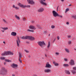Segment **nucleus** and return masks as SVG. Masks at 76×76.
Returning <instances> with one entry per match:
<instances>
[{
	"label": "nucleus",
	"instance_id": "1",
	"mask_svg": "<svg viewBox=\"0 0 76 76\" xmlns=\"http://www.w3.org/2000/svg\"><path fill=\"white\" fill-rule=\"evenodd\" d=\"M20 38L22 39H30V40H33L35 39L34 37L29 36H21L20 37Z\"/></svg>",
	"mask_w": 76,
	"mask_h": 76
},
{
	"label": "nucleus",
	"instance_id": "2",
	"mask_svg": "<svg viewBox=\"0 0 76 76\" xmlns=\"http://www.w3.org/2000/svg\"><path fill=\"white\" fill-rule=\"evenodd\" d=\"M6 55H13V53L10 51H7L1 54L2 56H6Z\"/></svg>",
	"mask_w": 76,
	"mask_h": 76
},
{
	"label": "nucleus",
	"instance_id": "3",
	"mask_svg": "<svg viewBox=\"0 0 76 76\" xmlns=\"http://www.w3.org/2000/svg\"><path fill=\"white\" fill-rule=\"evenodd\" d=\"M52 13H53V15L54 17L58 16V17H61V18H62V16L60 15H58V13L57 12L55 11H53Z\"/></svg>",
	"mask_w": 76,
	"mask_h": 76
},
{
	"label": "nucleus",
	"instance_id": "4",
	"mask_svg": "<svg viewBox=\"0 0 76 76\" xmlns=\"http://www.w3.org/2000/svg\"><path fill=\"white\" fill-rule=\"evenodd\" d=\"M38 44L40 47H42L43 45H45V43L43 41L42 42L39 41L38 42Z\"/></svg>",
	"mask_w": 76,
	"mask_h": 76
},
{
	"label": "nucleus",
	"instance_id": "5",
	"mask_svg": "<svg viewBox=\"0 0 76 76\" xmlns=\"http://www.w3.org/2000/svg\"><path fill=\"white\" fill-rule=\"evenodd\" d=\"M6 72V70H5V69H4V67H2L1 70V73L2 75H4V72Z\"/></svg>",
	"mask_w": 76,
	"mask_h": 76
},
{
	"label": "nucleus",
	"instance_id": "6",
	"mask_svg": "<svg viewBox=\"0 0 76 76\" xmlns=\"http://www.w3.org/2000/svg\"><path fill=\"white\" fill-rule=\"evenodd\" d=\"M27 1L28 2V4H33L35 3L34 1L33 0H28Z\"/></svg>",
	"mask_w": 76,
	"mask_h": 76
},
{
	"label": "nucleus",
	"instance_id": "7",
	"mask_svg": "<svg viewBox=\"0 0 76 76\" xmlns=\"http://www.w3.org/2000/svg\"><path fill=\"white\" fill-rule=\"evenodd\" d=\"M45 1V0H41L40 3L42 4L44 6H46L47 5V4L44 2Z\"/></svg>",
	"mask_w": 76,
	"mask_h": 76
},
{
	"label": "nucleus",
	"instance_id": "8",
	"mask_svg": "<svg viewBox=\"0 0 76 76\" xmlns=\"http://www.w3.org/2000/svg\"><path fill=\"white\" fill-rule=\"evenodd\" d=\"M12 67L13 68H16L18 67V65L17 64H13L11 65Z\"/></svg>",
	"mask_w": 76,
	"mask_h": 76
},
{
	"label": "nucleus",
	"instance_id": "9",
	"mask_svg": "<svg viewBox=\"0 0 76 76\" xmlns=\"http://www.w3.org/2000/svg\"><path fill=\"white\" fill-rule=\"evenodd\" d=\"M44 10V8L42 7H41L38 10V12H43Z\"/></svg>",
	"mask_w": 76,
	"mask_h": 76
},
{
	"label": "nucleus",
	"instance_id": "10",
	"mask_svg": "<svg viewBox=\"0 0 76 76\" xmlns=\"http://www.w3.org/2000/svg\"><path fill=\"white\" fill-rule=\"evenodd\" d=\"M19 5L20 6V7H22L23 8H25V7H26V5H23L21 4L20 3H19Z\"/></svg>",
	"mask_w": 76,
	"mask_h": 76
},
{
	"label": "nucleus",
	"instance_id": "11",
	"mask_svg": "<svg viewBox=\"0 0 76 76\" xmlns=\"http://www.w3.org/2000/svg\"><path fill=\"white\" fill-rule=\"evenodd\" d=\"M29 28L30 29H34V30H35V29H36L35 27L32 25L30 26H29Z\"/></svg>",
	"mask_w": 76,
	"mask_h": 76
},
{
	"label": "nucleus",
	"instance_id": "12",
	"mask_svg": "<svg viewBox=\"0 0 76 76\" xmlns=\"http://www.w3.org/2000/svg\"><path fill=\"white\" fill-rule=\"evenodd\" d=\"M1 28L2 29H3L4 30H1V31H2L3 32H4V31H6L7 29H8V28H7V27H6V28H2L1 27Z\"/></svg>",
	"mask_w": 76,
	"mask_h": 76
},
{
	"label": "nucleus",
	"instance_id": "13",
	"mask_svg": "<svg viewBox=\"0 0 76 76\" xmlns=\"http://www.w3.org/2000/svg\"><path fill=\"white\" fill-rule=\"evenodd\" d=\"M70 64L72 66V65H74L75 63H74V61L73 60H71L70 62H69Z\"/></svg>",
	"mask_w": 76,
	"mask_h": 76
},
{
	"label": "nucleus",
	"instance_id": "14",
	"mask_svg": "<svg viewBox=\"0 0 76 76\" xmlns=\"http://www.w3.org/2000/svg\"><path fill=\"white\" fill-rule=\"evenodd\" d=\"M11 35L12 36H16V33L13 32L11 33Z\"/></svg>",
	"mask_w": 76,
	"mask_h": 76
},
{
	"label": "nucleus",
	"instance_id": "15",
	"mask_svg": "<svg viewBox=\"0 0 76 76\" xmlns=\"http://www.w3.org/2000/svg\"><path fill=\"white\" fill-rule=\"evenodd\" d=\"M53 64H54L55 66H58V64L56 62H53Z\"/></svg>",
	"mask_w": 76,
	"mask_h": 76
},
{
	"label": "nucleus",
	"instance_id": "16",
	"mask_svg": "<svg viewBox=\"0 0 76 76\" xmlns=\"http://www.w3.org/2000/svg\"><path fill=\"white\" fill-rule=\"evenodd\" d=\"M19 43H20V41L19 40H17V45L18 47H19Z\"/></svg>",
	"mask_w": 76,
	"mask_h": 76
},
{
	"label": "nucleus",
	"instance_id": "17",
	"mask_svg": "<svg viewBox=\"0 0 76 76\" xmlns=\"http://www.w3.org/2000/svg\"><path fill=\"white\" fill-rule=\"evenodd\" d=\"M45 72H47V73H48V72H50L51 71V70H50V69H45Z\"/></svg>",
	"mask_w": 76,
	"mask_h": 76
},
{
	"label": "nucleus",
	"instance_id": "18",
	"mask_svg": "<svg viewBox=\"0 0 76 76\" xmlns=\"http://www.w3.org/2000/svg\"><path fill=\"white\" fill-rule=\"evenodd\" d=\"M65 73L66 74H67V75H70V72H69V71H65Z\"/></svg>",
	"mask_w": 76,
	"mask_h": 76
},
{
	"label": "nucleus",
	"instance_id": "19",
	"mask_svg": "<svg viewBox=\"0 0 76 76\" xmlns=\"http://www.w3.org/2000/svg\"><path fill=\"white\" fill-rule=\"evenodd\" d=\"M46 67H51V66L50 64H47L46 65Z\"/></svg>",
	"mask_w": 76,
	"mask_h": 76
},
{
	"label": "nucleus",
	"instance_id": "20",
	"mask_svg": "<svg viewBox=\"0 0 76 76\" xmlns=\"http://www.w3.org/2000/svg\"><path fill=\"white\" fill-rule=\"evenodd\" d=\"M72 18H73L76 20V15H73L72 16Z\"/></svg>",
	"mask_w": 76,
	"mask_h": 76
},
{
	"label": "nucleus",
	"instance_id": "21",
	"mask_svg": "<svg viewBox=\"0 0 76 76\" xmlns=\"http://www.w3.org/2000/svg\"><path fill=\"white\" fill-rule=\"evenodd\" d=\"M65 51L67 52V53H69V50L67 49H65Z\"/></svg>",
	"mask_w": 76,
	"mask_h": 76
},
{
	"label": "nucleus",
	"instance_id": "22",
	"mask_svg": "<svg viewBox=\"0 0 76 76\" xmlns=\"http://www.w3.org/2000/svg\"><path fill=\"white\" fill-rule=\"evenodd\" d=\"M15 18L17 19H20V18H19V17L17 15H16L15 16Z\"/></svg>",
	"mask_w": 76,
	"mask_h": 76
},
{
	"label": "nucleus",
	"instance_id": "23",
	"mask_svg": "<svg viewBox=\"0 0 76 76\" xmlns=\"http://www.w3.org/2000/svg\"><path fill=\"white\" fill-rule=\"evenodd\" d=\"M19 58H21L22 57V55H21V54H20V53L19 52Z\"/></svg>",
	"mask_w": 76,
	"mask_h": 76
},
{
	"label": "nucleus",
	"instance_id": "24",
	"mask_svg": "<svg viewBox=\"0 0 76 76\" xmlns=\"http://www.w3.org/2000/svg\"><path fill=\"white\" fill-rule=\"evenodd\" d=\"M64 66V67H68L69 66V65L66 64H64L63 65Z\"/></svg>",
	"mask_w": 76,
	"mask_h": 76
},
{
	"label": "nucleus",
	"instance_id": "25",
	"mask_svg": "<svg viewBox=\"0 0 76 76\" xmlns=\"http://www.w3.org/2000/svg\"><path fill=\"white\" fill-rule=\"evenodd\" d=\"M5 61H7V62H10V61H11L7 59H5Z\"/></svg>",
	"mask_w": 76,
	"mask_h": 76
},
{
	"label": "nucleus",
	"instance_id": "26",
	"mask_svg": "<svg viewBox=\"0 0 76 76\" xmlns=\"http://www.w3.org/2000/svg\"><path fill=\"white\" fill-rule=\"evenodd\" d=\"M19 60L20 62V63H22V60H21V58H19Z\"/></svg>",
	"mask_w": 76,
	"mask_h": 76
},
{
	"label": "nucleus",
	"instance_id": "27",
	"mask_svg": "<svg viewBox=\"0 0 76 76\" xmlns=\"http://www.w3.org/2000/svg\"><path fill=\"white\" fill-rule=\"evenodd\" d=\"M50 42H49L48 43V45L47 46V48H49V47H50Z\"/></svg>",
	"mask_w": 76,
	"mask_h": 76
},
{
	"label": "nucleus",
	"instance_id": "28",
	"mask_svg": "<svg viewBox=\"0 0 76 76\" xmlns=\"http://www.w3.org/2000/svg\"><path fill=\"white\" fill-rule=\"evenodd\" d=\"M72 72L73 73H76V72L75 70H72Z\"/></svg>",
	"mask_w": 76,
	"mask_h": 76
},
{
	"label": "nucleus",
	"instance_id": "29",
	"mask_svg": "<svg viewBox=\"0 0 76 76\" xmlns=\"http://www.w3.org/2000/svg\"><path fill=\"white\" fill-rule=\"evenodd\" d=\"M54 28H55V26H54L52 25L51 26V28H52V29H54Z\"/></svg>",
	"mask_w": 76,
	"mask_h": 76
},
{
	"label": "nucleus",
	"instance_id": "30",
	"mask_svg": "<svg viewBox=\"0 0 76 76\" xmlns=\"http://www.w3.org/2000/svg\"><path fill=\"white\" fill-rule=\"evenodd\" d=\"M1 60H4L5 59V58L4 57H1Z\"/></svg>",
	"mask_w": 76,
	"mask_h": 76
},
{
	"label": "nucleus",
	"instance_id": "31",
	"mask_svg": "<svg viewBox=\"0 0 76 76\" xmlns=\"http://www.w3.org/2000/svg\"><path fill=\"white\" fill-rule=\"evenodd\" d=\"M69 10V9H66V12H68Z\"/></svg>",
	"mask_w": 76,
	"mask_h": 76
},
{
	"label": "nucleus",
	"instance_id": "32",
	"mask_svg": "<svg viewBox=\"0 0 76 76\" xmlns=\"http://www.w3.org/2000/svg\"><path fill=\"white\" fill-rule=\"evenodd\" d=\"M64 60L65 61H67V58H65L64 59Z\"/></svg>",
	"mask_w": 76,
	"mask_h": 76
},
{
	"label": "nucleus",
	"instance_id": "33",
	"mask_svg": "<svg viewBox=\"0 0 76 76\" xmlns=\"http://www.w3.org/2000/svg\"><path fill=\"white\" fill-rule=\"evenodd\" d=\"M57 39L58 40H59V39H60V37L59 36H58L57 37Z\"/></svg>",
	"mask_w": 76,
	"mask_h": 76
},
{
	"label": "nucleus",
	"instance_id": "34",
	"mask_svg": "<svg viewBox=\"0 0 76 76\" xmlns=\"http://www.w3.org/2000/svg\"><path fill=\"white\" fill-rule=\"evenodd\" d=\"M25 51L26 52V53H29V51L27 50H25Z\"/></svg>",
	"mask_w": 76,
	"mask_h": 76
},
{
	"label": "nucleus",
	"instance_id": "35",
	"mask_svg": "<svg viewBox=\"0 0 76 76\" xmlns=\"http://www.w3.org/2000/svg\"><path fill=\"white\" fill-rule=\"evenodd\" d=\"M67 37L68 38H71V36H68Z\"/></svg>",
	"mask_w": 76,
	"mask_h": 76
},
{
	"label": "nucleus",
	"instance_id": "36",
	"mask_svg": "<svg viewBox=\"0 0 76 76\" xmlns=\"http://www.w3.org/2000/svg\"><path fill=\"white\" fill-rule=\"evenodd\" d=\"M23 21H25V20H26V19H25V18H23Z\"/></svg>",
	"mask_w": 76,
	"mask_h": 76
},
{
	"label": "nucleus",
	"instance_id": "37",
	"mask_svg": "<svg viewBox=\"0 0 76 76\" xmlns=\"http://www.w3.org/2000/svg\"><path fill=\"white\" fill-rule=\"evenodd\" d=\"M71 44V41H69L68 42V44Z\"/></svg>",
	"mask_w": 76,
	"mask_h": 76
},
{
	"label": "nucleus",
	"instance_id": "38",
	"mask_svg": "<svg viewBox=\"0 0 76 76\" xmlns=\"http://www.w3.org/2000/svg\"><path fill=\"white\" fill-rule=\"evenodd\" d=\"M30 5H26V7H30Z\"/></svg>",
	"mask_w": 76,
	"mask_h": 76
},
{
	"label": "nucleus",
	"instance_id": "39",
	"mask_svg": "<svg viewBox=\"0 0 76 76\" xmlns=\"http://www.w3.org/2000/svg\"><path fill=\"white\" fill-rule=\"evenodd\" d=\"M28 31H30V32H33L34 31H33L29 29L28 30Z\"/></svg>",
	"mask_w": 76,
	"mask_h": 76
},
{
	"label": "nucleus",
	"instance_id": "40",
	"mask_svg": "<svg viewBox=\"0 0 76 76\" xmlns=\"http://www.w3.org/2000/svg\"><path fill=\"white\" fill-rule=\"evenodd\" d=\"M15 9H19V8L17 7H15Z\"/></svg>",
	"mask_w": 76,
	"mask_h": 76
},
{
	"label": "nucleus",
	"instance_id": "41",
	"mask_svg": "<svg viewBox=\"0 0 76 76\" xmlns=\"http://www.w3.org/2000/svg\"><path fill=\"white\" fill-rule=\"evenodd\" d=\"M56 39H54L53 41V42H55V41H56Z\"/></svg>",
	"mask_w": 76,
	"mask_h": 76
},
{
	"label": "nucleus",
	"instance_id": "42",
	"mask_svg": "<svg viewBox=\"0 0 76 76\" xmlns=\"http://www.w3.org/2000/svg\"><path fill=\"white\" fill-rule=\"evenodd\" d=\"M73 69H74L75 70H76V67H73Z\"/></svg>",
	"mask_w": 76,
	"mask_h": 76
},
{
	"label": "nucleus",
	"instance_id": "43",
	"mask_svg": "<svg viewBox=\"0 0 76 76\" xmlns=\"http://www.w3.org/2000/svg\"><path fill=\"white\" fill-rule=\"evenodd\" d=\"M3 20V22H6V20Z\"/></svg>",
	"mask_w": 76,
	"mask_h": 76
},
{
	"label": "nucleus",
	"instance_id": "44",
	"mask_svg": "<svg viewBox=\"0 0 76 76\" xmlns=\"http://www.w3.org/2000/svg\"><path fill=\"white\" fill-rule=\"evenodd\" d=\"M59 54L58 53H56V54L57 55H58Z\"/></svg>",
	"mask_w": 76,
	"mask_h": 76
},
{
	"label": "nucleus",
	"instance_id": "45",
	"mask_svg": "<svg viewBox=\"0 0 76 76\" xmlns=\"http://www.w3.org/2000/svg\"><path fill=\"white\" fill-rule=\"evenodd\" d=\"M12 7H13V8H15V7L14 5Z\"/></svg>",
	"mask_w": 76,
	"mask_h": 76
},
{
	"label": "nucleus",
	"instance_id": "46",
	"mask_svg": "<svg viewBox=\"0 0 76 76\" xmlns=\"http://www.w3.org/2000/svg\"><path fill=\"white\" fill-rule=\"evenodd\" d=\"M66 24H67V25H69V23L68 22H67L66 23Z\"/></svg>",
	"mask_w": 76,
	"mask_h": 76
},
{
	"label": "nucleus",
	"instance_id": "47",
	"mask_svg": "<svg viewBox=\"0 0 76 76\" xmlns=\"http://www.w3.org/2000/svg\"><path fill=\"white\" fill-rule=\"evenodd\" d=\"M71 6H72V5L71 4H70L69 5V6L70 7Z\"/></svg>",
	"mask_w": 76,
	"mask_h": 76
},
{
	"label": "nucleus",
	"instance_id": "48",
	"mask_svg": "<svg viewBox=\"0 0 76 76\" xmlns=\"http://www.w3.org/2000/svg\"><path fill=\"white\" fill-rule=\"evenodd\" d=\"M3 43H4V44H5L6 43V42H3Z\"/></svg>",
	"mask_w": 76,
	"mask_h": 76
},
{
	"label": "nucleus",
	"instance_id": "49",
	"mask_svg": "<svg viewBox=\"0 0 76 76\" xmlns=\"http://www.w3.org/2000/svg\"><path fill=\"white\" fill-rule=\"evenodd\" d=\"M45 57H47V55H45Z\"/></svg>",
	"mask_w": 76,
	"mask_h": 76
},
{
	"label": "nucleus",
	"instance_id": "50",
	"mask_svg": "<svg viewBox=\"0 0 76 76\" xmlns=\"http://www.w3.org/2000/svg\"><path fill=\"white\" fill-rule=\"evenodd\" d=\"M12 76H15V75H12Z\"/></svg>",
	"mask_w": 76,
	"mask_h": 76
},
{
	"label": "nucleus",
	"instance_id": "51",
	"mask_svg": "<svg viewBox=\"0 0 76 76\" xmlns=\"http://www.w3.org/2000/svg\"><path fill=\"white\" fill-rule=\"evenodd\" d=\"M4 64L5 65L6 64V63H4Z\"/></svg>",
	"mask_w": 76,
	"mask_h": 76
},
{
	"label": "nucleus",
	"instance_id": "52",
	"mask_svg": "<svg viewBox=\"0 0 76 76\" xmlns=\"http://www.w3.org/2000/svg\"><path fill=\"white\" fill-rule=\"evenodd\" d=\"M34 22H33V21H32V23H33Z\"/></svg>",
	"mask_w": 76,
	"mask_h": 76
},
{
	"label": "nucleus",
	"instance_id": "53",
	"mask_svg": "<svg viewBox=\"0 0 76 76\" xmlns=\"http://www.w3.org/2000/svg\"><path fill=\"white\" fill-rule=\"evenodd\" d=\"M62 1H64V0H61Z\"/></svg>",
	"mask_w": 76,
	"mask_h": 76
},
{
	"label": "nucleus",
	"instance_id": "54",
	"mask_svg": "<svg viewBox=\"0 0 76 76\" xmlns=\"http://www.w3.org/2000/svg\"><path fill=\"white\" fill-rule=\"evenodd\" d=\"M58 8H57V9H58Z\"/></svg>",
	"mask_w": 76,
	"mask_h": 76
},
{
	"label": "nucleus",
	"instance_id": "55",
	"mask_svg": "<svg viewBox=\"0 0 76 76\" xmlns=\"http://www.w3.org/2000/svg\"><path fill=\"white\" fill-rule=\"evenodd\" d=\"M12 0V1H14V0Z\"/></svg>",
	"mask_w": 76,
	"mask_h": 76
},
{
	"label": "nucleus",
	"instance_id": "56",
	"mask_svg": "<svg viewBox=\"0 0 76 76\" xmlns=\"http://www.w3.org/2000/svg\"><path fill=\"white\" fill-rule=\"evenodd\" d=\"M46 33H47V32H46Z\"/></svg>",
	"mask_w": 76,
	"mask_h": 76
}]
</instances>
